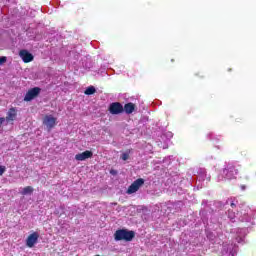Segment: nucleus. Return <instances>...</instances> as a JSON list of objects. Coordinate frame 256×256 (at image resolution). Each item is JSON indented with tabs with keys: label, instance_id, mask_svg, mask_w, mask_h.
I'll list each match as a JSON object with an SVG mask.
<instances>
[{
	"label": "nucleus",
	"instance_id": "f3484780",
	"mask_svg": "<svg viewBox=\"0 0 256 256\" xmlns=\"http://www.w3.org/2000/svg\"><path fill=\"white\" fill-rule=\"evenodd\" d=\"M3 123H5V117H0V129L3 126Z\"/></svg>",
	"mask_w": 256,
	"mask_h": 256
},
{
	"label": "nucleus",
	"instance_id": "ddd939ff",
	"mask_svg": "<svg viewBox=\"0 0 256 256\" xmlns=\"http://www.w3.org/2000/svg\"><path fill=\"white\" fill-rule=\"evenodd\" d=\"M96 89L95 86H89L88 88H86L85 90V95H94V93H96Z\"/></svg>",
	"mask_w": 256,
	"mask_h": 256
},
{
	"label": "nucleus",
	"instance_id": "39448f33",
	"mask_svg": "<svg viewBox=\"0 0 256 256\" xmlns=\"http://www.w3.org/2000/svg\"><path fill=\"white\" fill-rule=\"evenodd\" d=\"M19 57L22 59L24 63H31L35 57L31 52L27 51L26 49H22L19 51Z\"/></svg>",
	"mask_w": 256,
	"mask_h": 256
},
{
	"label": "nucleus",
	"instance_id": "f8f14e48",
	"mask_svg": "<svg viewBox=\"0 0 256 256\" xmlns=\"http://www.w3.org/2000/svg\"><path fill=\"white\" fill-rule=\"evenodd\" d=\"M34 189L31 186H26L23 188L21 195H31Z\"/></svg>",
	"mask_w": 256,
	"mask_h": 256
},
{
	"label": "nucleus",
	"instance_id": "7ed1b4c3",
	"mask_svg": "<svg viewBox=\"0 0 256 256\" xmlns=\"http://www.w3.org/2000/svg\"><path fill=\"white\" fill-rule=\"evenodd\" d=\"M39 93H41V88H39V87L31 88L26 93V95L24 97V101H26V102L33 101V99H35V97L39 96Z\"/></svg>",
	"mask_w": 256,
	"mask_h": 256
},
{
	"label": "nucleus",
	"instance_id": "2eb2a0df",
	"mask_svg": "<svg viewBox=\"0 0 256 256\" xmlns=\"http://www.w3.org/2000/svg\"><path fill=\"white\" fill-rule=\"evenodd\" d=\"M5 171H7V168L3 165H0V177L3 175V173H5Z\"/></svg>",
	"mask_w": 256,
	"mask_h": 256
},
{
	"label": "nucleus",
	"instance_id": "6e6552de",
	"mask_svg": "<svg viewBox=\"0 0 256 256\" xmlns=\"http://www.w3.org/2000/svg\"><path fill=\"white\" fill-rule=\"evenodd\" d=\"M37 241H39V233L33 232L26 239V245H27V247H29L31 249V248L35 247Z\"/></svg>",
	"mask_w": 256,
	"mask_h": 256
},
{
	"label": "nucleus",
	"instance_id": "20e7f679",
	"mask_svg": "<svg viewBox=\"0 0 256 256\" xmlns=\"http://www.w3.org/2000/svg\"><path fill=\"white\" fill-rule=\"evenodd\" d=\"M109 111H110L111 115H121V113H123V111H124V108L121 103L113 102L109 106Z\"/></svg>",
	"mask_w": 256,
	"mask_h": 256
},
{
	"label": "nucleus",
	"instance_id": "4468645a",
	"mask_svg": "<svg viewBox=\"0 0 256 256\" xmlns=\"http://www.w3.org/2000/svg\"><path fill=\"white\" fill-rule=\"evenodd\" d=\"M130 153H131V150H128L127 152L123 153V154L121 155V160H122V161H127V160L129 159Z\"/></svg>",
	"mask_w": 256,
	"mask_h": 256
},
{
	"label": "nucleus",
	"instance_id": "0eeeda50",
	"mask_svg": "<svg viewBox=\"0 0 256 256\" xmlns=\"http://www.w3.org/2000/svg\"><path fill=\"white\" fill-rule=\"evenodd\" d=\"M223 173L227 177V179H233L234 175H237L238 170L233 164H228L223 170Z\"/></svg>",
	"mask_w": 256,
	"mask_h": 256
},
{
	"label": "nucleus",
	"instance_id": "9b49d317",
	"mask_svg": "<svg viewBox=\"0 0 256 256\" xmlns=\"http://www.w3.org/2000/svg\"><path fill=\"white\" fill-rule=\"evenodd\" d=\"M123 109L127 115H131V113H133V111H135V104L129 102L124 105Z\"/></svg>",
	"mask_w": 256,
	"mask_h": 256
},
{
	"label": "nucleus",
	"instance_id": "423d86ee",
	"mask_svg": "<svg viewBox=\"0 0 256 256\" xmlns=\"http://www.w3.org/2000/svg\"><path fill=\"white\" fill-rule=\"evenodd\" d=\"M44 125H46L47 129L51 131L53 127L57 125V118L51 116V115H46L43 120Z\"/></svg>",
	"mask_w": 256,
	"mask_h": 256
},
{
	"label": "nucleus",
	"instance_id": "6ab92c4d",
	"mask_svg": "<svg viewBox=\"0 0 256 256\" xmlns=\"http://www.w3.org/2000/svg\"><path fill=\"white\" fill-rule=\"evenodd\" d=\"M242 189L245 190V186H242Z\"/></svg>",
	"mask_w": 256,
	"mask_h": 256
},
{
	"label": "nucleus",
	"instance_id": "9d476101",
	"mask_svg": "<svg viewBox=\"0 0 256 256\" xmlns=\"http://www.w3.org/2000/svg\"><path fill=\"white\" fill-rule=\"evenodd\" d=\"M91 157H93V152L90 150L75 155L76 161H85L86 159H91Z\"/></svg>",
	"mask_w": 256,
	"mask_h": 256
},
{
	"label": "nucleus",
	"instance_id": "f257e3e1",
	"mask_svg": "<svg viewBox=\"0 0 256 256\" xmlns=\"http://www.w3.org/2000/svg\"><path fill=\"white\" fill-rule=\"evenodd\" d=\"M115 241H133L135 232L127 229H119L114 233Z\"/></svg>",
	"mask_w": 256,
	"mask_h": 256
},
{
	"label": "nucleus",
	"instance_id": "a211bd4d",
	"mask_svg": "<svg viewBox=\"0 0 256 256\" xmlns=\"http://www.w3.org/2000/svg\"><path fill=\"white\" fill-rule=\"evenodd\" d=\"M230 205H231L232 209H235V207H237V205L234 202H232Z\"/></svg>",
	"mask_w": 256,
	"mask_h": 256
},
{
	"label": "nucleus",
	"instance_id": "dca6fc26",
	"mask_svg": "<svg viewBox=\"0 0 256 256\" xmlns=\"http://www.w3.org/2000/svg\"><path fill=\"white\" fill-rule=\"evenodd\" d=\"M3 63H7V57L5 56L0 57V65H3Z\"/></svg>",
	"mask_w": 256,
	"mask_h": 256
},
{
	"label": "nucleus",
	"instance_id": "1a4fd4ad",
	"mask_svg": "<svg viewBox=\"0 0 256 256\" xmlns=\"http://www.w3.org/2000/svg\"><path fill=\"white\" fill-rule=\"evenodd\" d=\"M15 119H17V108L12 107L8 110L5 121H7V123H11L15 121Z\"/></svg>",
	"mask_w": 256,
	"mask_h": 256
},
{
	"label": "nucleus",
	"instance_id": "f03ea898",
	"mask_svg": "<svg viewBox=\"0 0 256 256\" xmlns=\"http://www.w3.org/2000/svg\"><path fill=\"white\" fill-rule=\"evenodd\" d=\"M143 185H145V179L138 178L128 187L126 193L128 195H133V193H137V191H139Z\"/></svg>",
	"mask_w": 256,
	"mask_h": 256
}]
</instances>
